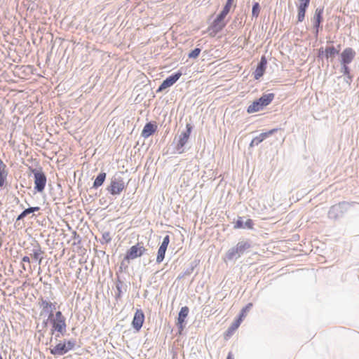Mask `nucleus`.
I'll return each mask as SVG.
<instances>
[{
	"instance_id": "obj_1",
	"label": "nucleus",
	"mask_w": 359,
	"mask_h": 359,
	"mask_svg": "<svg viewBox=\"0 0 359 359\" xmlns=\"http://www.w3.org/2000/svg\"><path fill=\"white\" fill-rule=\"evenodd\" d=\"M122 172H116L110 179V183L106 190L112 196L119 195L126 188V184L122 177Z\"/></svg>"
},
{
	"instance_id": "obj_2",
	"label": "nucleus",
	"mask_w": 359,
	"mask_h": 359,
	"mask_svg": "<svg viewBox=\"0 0 359 359\" xmlns=\"http://www.w3.org/2000/svg\"><path fill=\"white\" fill-rule=\"evenodd\" d=\"M274 97V93L263 94L259 99L255 100L248 106L247 112L248 114H252L262 110L273 101Z\"/></svg>"
},
{
	"instance_id": "obj_3",
	"label": "nucleus",
	"mask_w": 359,
	"mask_h": 359,
	"mask_svg": "<svg viewBox=\"0 0 359 359\" xmlns=\"http://www.w3.org/2000/svg\"><path fill=\"white\" fill-rule=\"evenodd\" d=\"M233 2L226 1L222 11L217 15L216 18L213 20L210 29H212L215 33H217L223 29L226 26V23L224 22V20L230 11Z\"/></svg>"
},
{
	"instance_id": "obj_4",
	"label": "nucleus",
	"mask_w": 359,
	"mask_h": 359,
	"mask_svg": "<svg viewBox=\"0 0 359 359\" xmlns=\"http://www.w3.org/2000/svg\"><path fill=\"white\" fill-rule=\"evenodd\" d=\"M251 248V243L248 241H241L235 247L230 248L226 254V257L229 260L237 259L244 252Z\"/></svg>"
},
{
	"instance_id": "obj_5",
	"label": "nucleus",
	"mask_w": 359,
	"mask_h": 359,
	"mask_svg": "<svg viewBox=\"0 0 359 359\" xmlns=\"http://www.w3.org/2000/svg\"><path fill=\"white\" fill-rule=\"evenodd\" d=\"M192 130V125L191 123H187L185 130H183L177 138V142L175 147L177 154H181L184 152V147L189 139Z\"/></svg>"
},
{
	"instance_id": "obj_6",
	"label": "nucleus",
	"mask_w": 359,
	"mask_h": 359,
	"mask_svg": "<svg viewBox=\"0 0 359 359\" xmlns=\"http://www.w3.org/2000/svg\"><path fill=\"white\" fill-rule=\"evenodd\" d=\"M32 173L34 175V190L37 192H43L46 184L47 177L41 168H32Z\"/></svg>"
},
{
	"instance_id": "obj_7",
	"label": "nucleus",
	"mask_w": 359,
	"mask_h": 359,
	"mask_svg": "<svg viewBox=\"0 0 359 359\" xmlns=\"http://www.w3.org/2000/svg\"><path fill=\"white\" fill-rule=\"evenodd\" d=\"M348 208L349 203L346 201H342L335 204L330 208L328 211V217L331 219L336 220L341 217L348 210Z\"/></svg>"
},
{
	"instance_id": "obj_8",
	"label": "nucleus",
	"mask_w": 359,
	"mask_h": 359,
	"mask_svg": "<svg viewBox=\"0 0 359 359\" xmlns=\"http://www.w3.org/2000/svg\"><path fill=\"white\" fill-rule=\"evenodd\" d=\"M147 249L144 247L142 243H137V244L131 246L127 251L125 255V259L128 260V263H130V260H133L136 258L140 257L146 252Z\"/></svg>"
},
{
	"instance_id": "obj_9",
	"label": "nucleus",
	"mask_w": 359,
	"mask_h": 359,
	"mask_svg": "<svg viewBox=\"0 0 359 359\" xmlns=\"http://www.w3.org/2000/svg\"><path fill=\"white\" fill-rule=\"evenodd\" d=\"M56 302L52 303L41 297L39 301V305L41 308L40 316L48 315L49 319L53 316V311L56 309Z\"/></svg>"
},
{
	"instance_id": "obj_10",
	"label": "nucleus",
	"mask_w": 359,
	"mask_h": 359,
	"mask_svg": "<svg viewBox=\"0 0 359 359\" xmlns=\"http://www.w3.org/2000/svg\"><path fill=\"white\" fill-rule=\"evenodd\" d=\"M182 75V72L177 71L168 76L163 81L161 84L159 86L157 92L163 91L165 89L174 85L179 80Z\"/></svg>"
},
{
	"instance_id": "obj_11",
	"label": "nucleus",
	"mask_w": 359,
	"mask_h": 359,
	"mask_svg": "<svg viewBox=\"0 0 359 359\" xmlns=\"http://www.w3.org/2000/svg\"><path fill=\"white\" fill-rule=\"evenodd\" d=\"M189 309L187 306L181 308L177 317V326L179 329V333L181 334L185 327L186 318L189 314Z\"/></svg>"
},
{
	"instance_id": "obj_12",
	"label": "nucleus",
	"mask_w": 359,
	"mask_h": 359,
	"mask_svg": "<svg viewBox=\"0 0 359 359\" xmlns=\"http://www.w3.org/2000/svg\"><path fill=\"white\" fill-rule=\"evenodd\" d=\"M144 321V313L141 309H137L132 321L133 327L140 331Z\"/></svg>"
},
{
	"instance_id": "obj_13",
	"label": "nucleus",
	"mask_w": 359,
	"mask_h": 359,
	"mask_svg": "<svg viewBox=\"0 0 359 359\" xmlns=\"http://www.w3.org/2000/svg\"><path fill=\"white\" fill-rule=\"evenodd\" d=\"M355 56V51L352 48H346L340 55L341 64H350Z\"/></svg>"
},
{
	"instance_id": "obj_14",
	"label": "nucleus",
	"mask_w": 359,
	"mask_h": 359,
	"mask_svg": "<svg viewBox=\"0 0 359 359\" xmlns=\"http://www.w3.org/2000/svg\"><path fill=\"white\" fill-rule=\"evenodd\" d=\"M267 65V60L264 55L262 56L257 64L255 71L253 72L254 78L257 80L259 79L264 74Z\"/></svg>"
},
{
	"instance_id": "obj_15",
	"label": "nucleus",
	"mask_w": 359,
	"mask_h": 359,
	"mask_svg": "<svg viewBox=\"0 0 359 359\" xmlns=\"http://www.w3.org/2000/svg\"><path fill=\"white\" fill-rule=\"evenodd\" d=\"M50 323L55 330H57L61 335L65 336L67 333V324L65 320H54L53 316L50 319Z\"/></svg>"
},
{
	"instance_id": "obj_16",
	"label": "nucleus",
	"mask_w": 359,
	"mask_h": 359,
	"mask_svg": "<svg viewBox=\"0 0 359 359\" xmlns=\"http://www.w3.org/2000/svg\"><path fill=\"white\" fill-rule=\"evenodd\" d=\"M278 128H273L272 130H269L268 132L260 133L258 136L254 137L250 144V147H252L255 146L259 145L261 142H262L265 139L269 137L271 135L273 134L276 131H278Z\"/></svg>"
},
{
	"instance_id": "obj_17",
	"label": "nucleus",
	"mask_w": 359,
	"mask_h": 359,
	"mask_svg": "<svg viewBox=\"0 0 359 359\" xmlns=\"http://www.w3.org/2000/svg\"><path fill=\"white\" fill-rule=\"evenodd\" d=\"M323 12L324 7H318L317 8H316L313 13V16L311 19V21L313 24V27L323 26L322 23L323 22Z\"/></svg>"
},
{
	"instance_id": "obj_18",
	"label": "nucleus",
	"mask_w": 359,
	"mask_h": 359,
	"mask_svg": "<svg viewBox=\"0 0 359 359\" xmlns=\"http://www.w3.org/2000/svg\"><path fill=\"white\" fill-rule=\"evenodd\" d=\"M50 353L55 356H61L67 353L65 341H60L54 347L50 348Z\"/></svg>"
},
{
	"instance_id": "obj_19",
	"label": "nucleus",
	"mask_w": 359,
	"mask_h": 359,
	"mask_svg": "<svg viewBox=\"0 0 359 359\" xmlns=\"http://www.w3.org/2000/svg\"><path fill=\"white\" fill-rule=\"evenodd\" d=\"M157 125L154 122H148L144 125L141 136L144 138H148L155 133Z\"/></svg>"
},
{
	"instance_id": "obj_20",
	"label": "nucleus",
	"mask_w": 359,
	"mask_h": 359,
	"mask_svg": "<svg viewBox=\"0 0 359 359\" xmlns=\"http://www.w3.org/2000/svg\"><path fill=\"white\" fill-rule=\"evenodd\" d=\"M254 222L251 219H248L245 222L243 221L242 217H238L234 224V229H252Z\"/></svg>"
},
{
	"instance_id": "obj_21",
	"label": "nucleus",
	"mask_w": 359,
	"mask_h": 359,
	"mask_svg": "<svg viewBox=\"0 0 359 359\" xmlns=\"http://www.w3.org/2000/svg\"><path fill=\"white\" fill-rule=\"evenodd\" d=\"M116 288L117 290V292L115 295L116 299H118L122 297V294L126 292L127 290V285L120 279V277L118 276L117 279L115 283Z\"/></svg>"
},
{
	"instance_id": "obj_22",
	"label": "nucleus",
	"mask_w": 359,
	"mask_h": 359,
	"mask_svg": "<svg viewBox=\"0 0 359 359\" xmlns=\"http://www.w3.org/2000/svg\"><path fill=\"white\" fill-rule=\"evenodd\" d=\"M7 176L6 165L0 159V189L5 185Z\"/></svg>"
},
{
	"instance_id": "obj_23",
	"label": "nucleus",
	"mask_w": 359,
	"mask_h": 359,
	"mask_svg": "<svg viewBox=\"0 0 359 359\" xmlns=\"http://www.w3.org/2000/svg\"><path fill=\"white\" fill-rule=\"evenodd\" d=\"M341 46H338V49L334 46H328L325 50V57L327 59L330 58V60L332 61L333 58L339 53V48Z\"/></svg>"
},
{
	"instance_id": "obj_24",
	"label": "nucleus",
	"mask_w": 359,
	"mask_h": 359,
	"mask_svg": "<svg viewBox=\"0 0 359 359\" xmlns=\"http://www.w3.org/2000/svg\"><path fill=\"white\" fill-rule=\"evenodd\" d=\"M107 177V173L104 172H100L97 177H95L93 187H91V189H97L98 187H101L103 183L104 182Z\"/></svg>"
},
{
	"instance_id": "obj_25",
	"label": "nucleus",
	"mask_w": 359,
	"mask_h": 359,
	"mask_svg": "<svg viewBox=\"0 0 359 359\" xmlns=\"http://www.w3.org/2000/svg\"><path fill=\"white\" fill-rule=\"evenodd\" d=\"M43 253V251L41 249V247L38 245L36 248H34L32 250V256L34 259L39 260V264H41L42 261V257H40V255Z\"/></svg>"
},
{
	"instance_id": "obj_26",
	"label": "nucleus",
	"mask_w": 359,
	"mask_h": 359,
	"mask_svg": "<svg viewBox=\"0 0 359 359\" xmlns=\"http://www.w3.org/2000/svg\"><path fill=\"white\" fill-rule=\"evenodd\" d=\"M166 250H167L166 248H163L161 246L159 247V248L158 250V252H157L156 260V263L160 264L163 261V259L165 258Z\"/></svg>"
},
{
	"instance_id": "obj_27",
	"label": "nucleus",
	"mask_w": 359,
	"mask_h": 359,
	"mask_svg": "<svg viewBox=\"0 0 359 359\" xmlns=\"http://www.w3.org/2000/svg\"><path fill=\"white\" fill-rule=\"evenodd\" d=\"M252 303H248L245 307H243L241 309L238 318H241V320H243V319L247 315V313L252 309Z\"/></svg>"
},
{
	"instance_id": "obj_28",
	"label": "nucleus",
	"mask_w": 359,
	"mask_h": 359,
	"mask_svg": "<svg viewBox=\"0 0 359 359\" xmlns=\"http://www.w3.org/2000/svg\"><path fill=\"white\" fill-rule=\"evenodd\" d=\"M260 10L261 8L259 2H254L252 8V17L255 18H258Z\"/></svg>"
},
{
	"instance_id": "obj_29",
	"label": "nucleus",
	"mask_w": 359,
	"mask_h": 359,
	"mask_svg": "<svg viewBox=\"0 0 359 359\" xmlns=\"http://www.w3.org/2000/svg\"><path fill=\"white\" fill-rule=\"evenodd\" d=\"M241 318H237L232 324L228 328L227 330V334H231L233 331H235L241 325Z\"/></svg>"
},
{
	"instance_id": "obj_30",
	"label": "nucleus",
	"mask_w": 359,
	"mask_h": 359,
	"mask_svg": "<svg viewBox=\"0 0 359 359\" xmlns=\"http://www.w3.org/2000/svg\"><path fill=\"white\" fill-rule=\"evenodd\" d=\"M65 346L67 348V352L68 353L69 351H72L74 348L76 341L75 339H65Z\"/></svg>"
},
{
	"instance_id": "obj_31",
	"label": "nucleus",
	"mask_w": 359,
	"mask_h": 359,
	"mask_svg": "<svg viewBox=\"0 0 359 359\" xmlns=\"http://www.w3.org/2000/svg\"><path fill=\"white\" fill-rule=\"evenodd\" d=\"M196 266V264H194L193 262L191 263L190 266L184 270V271L183 272L182 275L178 277V278L180 279L182 277L191 275L193 273V271H194V270Z\"/></svg>"
},
{
	"instance_id": "obj_32",
	"label": "nucleus",
	"mask_w": 359,
	"mask_h": 359,
	"mask_svg": "<svg viewBox=\"0 0 359 359\" xmlns=\"http://www.w3.org/2000/svg\"><path fill=\"white\" fill-rule=\"evenodd\" d=\"M297 10H298L297 21L299 22H302L304 21V20L305 18V15H306L307 9L300 8L297 7Z\"/></svg>"
},
{
	"instance_id": "obj_33",
	"label": "nucleus",
	"mask_w": 359,
	"mask_h": 359,
	"mask_svg": "<svg viewBox=\"0 0 359 359\" xmlns=\"http://www.w3.org/2000/svg\"><path fill=\"white\" fill-rule=\"evenodd\" d=\"M111 241V237L110 236V233L107 231L102 233V239L100 240V243L102 244L109 243Z\"/></svg>"
},
{
	"instance_id": "obj_34",
	"label": "nucleus",
	"mask_w": 359,
	"mask_h": 359,
	"mask_svg": "<svg viewBox=\"0 0 359 359\" xmlns=\"http://www.w3.org/2000/svg\"><path fill=\"white\" fill-rule=\"evenodd\" d=\"M201 52V49L200 48H195L189 53L188 57L189 58L196 59L198 57Z\"/></svg>"
},
{
	"instance_id": "obj_35",
	"label": "nucleus",
	"mask_w": 359,
	"mask_h": 359,
	"mask_svg": "<svg viewBox=\"0 0 359 359\" xmlns=\"http://www.w3.org/2000/svg\"><path fill=\"white\" fill-rule=\"evenodd\" d=\"M340 72L344 75H349L351 74V69L348 67V64H341Z\"/></svg>"
},
{
	"instance_id": "obj_36",
	"label": "nucleus",
	"mask_w": 359,
	"mask_h": 359,
	"mask_svg": "<svg viewBox=\"0 0 359 359\" xmlns=\"http://www.w3.org/2000/svg\"><path fill=\"white\" fill-rule=\"evenodd\" d=\"M311 0H299V4L298 5V8L307 9Z\"/></svg>"
},
{
	"instance_id": "obj_37",
	"label": "nucleus",
	"mask_w": 359,
	"mask_h": 359,
	"mask_svg": "<svg viewBox=\"0 0 359 359\" xmlns=\"http://www.w3.org/2000/svg\"><path fill=\"white\" fill-rule=\"evenodd\" d=\"M29 214L27 208L24 210L17 217L16 222L23 219L25 217H27Z\"/></svg>"
},
{
	"instance_id": "obj_38",
	"label": "nucleus",
	"mask_w": 359,
	"mask_h": 359,
	"mask_svg": "<svg viewBox=\"0 0 359 359\" xmlns=\"http://www.w3.org/2000/svg\"><path fill=\"white\" fill-rule=\"evenodd\" d=\"M169 243H170V236L168 235H166L165 236H164L163 241L160 246H161L163 248H168Z\"/></svg>"
},
{
	"instance_id": "obj_39",
	"label": "nucleus",
	"mask_w": 359,
	"mask_h": 359,
	"mask_svg": "<svg viewBox=\"0 0 359 359\" xmlns=\"http://www.w3.org/2000/svg\"><path fill=\"white\" fill-rule=\"evenodd\" d=\"M53 319L54 320H66L65 317L63 316L60 311H57L55 314L53 313Z\"/></svg>"
},
{
	"instance_id": "obj_40",
	"label": "nucleus",
	"mask_w": 359,
	"mask_h": 359,
	"mask_svg": "<svg viewBox=\"0 0 359 359\" xmlns=\"http://www.w3.org/2000/svg\"><path fill=\"white\" fill-rule=\"evenodd\" d=\"M323 29V26H314L313 27V33L314 36L317 39L318 36L319 32Z\"/></svg>"
},
{
	"instance_id": "obj_41",
	"label": "nucleus",
	"mask_w": 359,
	"mask_h": 359,
	"mask_svg": "<svg viewBox=\"0 0 359 359\" xmlns=\"http://www.w3.org/2000/svg\"><path fill=\"white\" fill-rule=\"evenodd\" d=\"M128 264L129 263H128V260H126L124 257L122 262H121L119 271H123V269L126 270L128 268Z\"/></svg>"
},
{
	"instance_id": "obj_42",
	"label": "nucleus",
	"mask_w": 359,
	"mask_h": 359,
	"mask_svg": "<svg viewBox=\"0 0 359 359\" xmlns=\"http://www.w3.org/2000/svg\"><path fill=\"white\" fill-rule=\"evenodd\" d=\"M353 80V76L350 74L349 75H346L344 78V81L348 84L351 85Z\"/></svg>"
},
{
	"instance_id": "obj_43",
	"label": "nucleus",
	"mask_w": 359,
	"mask_h": 359,
	"mask_svg": "<svg viewBox=\"0 0 359 359\" xmlns=\"http://www.w3.org/2000/svg\"><path fill=\"white\" fill-rule=\"evenodd\" d=\"M29 214L30 213H33L34 212H36V211H39L40 210V208L38 207V206H36V207H29L27 208Z\"/></svg>"
},
{
	"instance_id": "obj_44",
	"label": "nucleus",
	"mask_w": 359,
	"mask_h": 359,
	"mask_svg": "<svg viewBox=\"0 0 359 359\" xmlns=\"http://www.w3.org/2000/svg\"><path fill=\"white\" fill-rule=\"evenodd\" d=\"M50 322L49 316L42 322L41 326L43 328H47L48 323Z\"/></svg>"
},
{
	"instance_id": "obj_45",
	"label": "nucleus",
	"mask_w": 359,
	"mask_h": 359,
	"mask_svg": "<svg viewBox=\"0 0 359 359\" xmlns=\"http://www.w3.org/2000/svg\"><path fill=\"white\" fill-rule=\"evenodd\" d=\"M73 235H74V238L76 241H77V243H80L81 238L80 236L76 233V231H74Z\"/></svg>"
},
{
	"instance_id": "obj_46",
	"label": "nucleus",
	"mask_w": 359,
	"mask_h": 359,
	"mask_svg": "<svg viewBox=\"0 0 359 359\" xmlns=\"http://www.w3.org/2000/svg\"><path fill=\"white\" fill-rule=\"evenodd\" d=\"M323 55H325V50H323V48H320L318 49V57L321 58Z\"/></svg>"
},
{
	"instance_id": "obj_47",
	"label": "nucleus",
	"mask_w": 359,
	"mask_h": 359,
	"mask_svg": "<svg viewBox=\"0 0 359 359\" xmlns=\"http://www.w3.org/2000/svg\"><path fill=\"white\" fill-rule=\"evenodd\" d=\"M50 334L52 336H53L56 332H58V330H55L54 328H53V327L51 326V329H50ZM53 337H50V341H53Z\"/></svg>"
},
{
	"instance_id": "obj_48",
	"label": "nucleus",
	"mask_w": 359,
	"mask_h": 359,
	"mask_svg": "<svg viewBox=\"0 0 359 359\" xmlns=\"http://www.w3.org/2000/svg\"><path fill=\"white\" fill-rule=\"evenodd\" d=\"M22 262L29 263L30 262V259H29V257L28 256H25V257H22Z\"/></svg>"
},
{
	"instance_id": "obj_49",
	"label": "nucleus",
	"mask_w": 359,
	"mask_h": 359,
	"mask_svg": "<svg viewBox=\"0 0 359 359\" xmlns=\"http://www.w3.org/2000/svg\"><path fill=\"white\" fill-rule=\"evenodd\" d=\"M55 340H57L58 338H60V337H62V335H61V334L60 332H56L55 334Z\"/></svg>"
},
{
	"instance_id": "obj_50",
	"label": "nucleus",
	"mask_w": 359,
	"mask_h": 359,
	"mask_svg": "<svg viewBox=\"0 0 359 359\" xmlns=\"http://www.w3.org/2000/svg\"><path fill=\"white\" fill-rule=\"evenodd\" d=\"M226 359H234L231 353H229Z\"/></svg>"
},
{
	"instance_id": "obj_51",
	"label": "nucleus",
	"mask_w": 359,
	"mask_h": 359,
	"mask_svg": "<svg viewBox=\"0 0 359 359\" xmlns=\"http://www.w3.org/2000/svg\"><path fill=\"white\" fill-rule=\"evenodd\" d=\"M38 332L40 334L41 336H42V337L44 336V333L42 332V330H39Z\"/></svg>"
},
{
	"instance_id": "obj_52",
	"label": "nucleus",
	"mask_w": 359,
	"mask_h": 359,
	"mask_svg": "<svg viewBox=\"0 0 359 359\" xmlns=\"http://www.w3.org/2000/svg\"><path fill=\"white\" fill-rule=\"evenodd\" d=\"M100 255H104L105 254V252H104V251H102V250H100Z\"/></svg>"
},
{
	"instance_id": "obj_53",
	"label": "nucleus",
	"mask_w": 359,
	"mask_h": 359,
	"mask_svg": "<svg viewBox=\"0 0 359 359\" xmlns=\"http://www.w3.org/2000/svg\"><path fill=\"white\" fill-rule=\"evenodd\" d=\"M22 268L24 270H26V267H25V266L24 264H22Z\"/></svg>"
},
{
	"instance_id": "obj_54",
	"label": "nucleus",
	"mask_w": 359,
	"mask_h": 359,
	"mask_svg": "<svg viewBox=\"0 0 359 359\" xmlns=\"http://www.w3.org/2000/svg\"><path fill=\"white\" fill-rule=\"evenodd\" d=\"M0 359H3L1 355L0 354Z\"/></svg>"
}]
</instances>
